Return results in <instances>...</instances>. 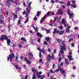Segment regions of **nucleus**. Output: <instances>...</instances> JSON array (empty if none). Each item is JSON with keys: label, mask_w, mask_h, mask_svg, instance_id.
Listing matches in <instances>:
<instances>
[{"label": "nucleus", "mask_w": 79, "mask_h": 79, "mask_svg": "<svg viewBox=\"0 0 79 79\" xmlns=\"http://www.w3.org/2000/svg\"><path fill=\"white\" fill-rule=\"evenodd\" d=\"M27 64H31V61L28 60L27 62Z\"/></svg>", "instance_id": "34"}, {"label": "nucleus", "mask_w": 79, "mask_h": 79, "mask_svg": "<svg viewBox=\"0 0 79 79\" xmlns=\"http://www.w3.org/2000/svg\"><path fill=\"white\" fill-rule=\"evenodd\" d=\"M35 75L37 76V74H35V73H34L32 79H36V77L35 76Z\"/></svg>", "instance_id": "19"}, {"label": "nucleus", "mask_w": 79, "mask_h": 79, "mask_svg": "<svg viewBox=\"0 0 79 79\" xmlns=\"http://www.w3.org/2000/svg\"><path fill=\"white\" fill-rule=\"evenodd\" d=\"M7 1H10V2H13L14 0H7Z\"/></svg>", "instance_id": "49"}, {"label": "nucleus", "mask_w": 79, "mask_h": 79, "mask_svg": "<svg viewBox=\"0 0 79 79\" xmlns=\"http://www.w3.org/2000/svg\"><path fill=\"white\" fill-rule=\"evenodd\" d=\"M14 66L15 67V68L16 69H19V70H21V67H19V66L17 65H14Z\"/></svg>", "instance_id": "11"}, {"label": "nucleus", "mask_w": 79, "mask_h": 79, "mask_svg": "<svg viewBox=\"0 0 79 79\" xmlns=\"http://www.w3.org/2000/svg\"><path fill=\"white\" fill-rule=\"evenodd\" d=\"M44 44H45V45H47L48 44L47 43V42L46 41L44 42Z\"/></svg>", "instance_id": "43"}, {"label": "nucleus", "mask_w": 79, "mask_h": 79, "mask_svg": "<svg viewBox=\"0 0 79 79\" xmlns=\"http://www.w3.org/2000/svg\"><path fill=\"white\" fill-rule=\"evenodd\" d=\"M17 9L18 10H22V9L20 8H19V7L17 8Z\"/></svg>", "instance_id": "64"}, {"label": "nucleus", "mask_w": 79, "mask_h": 79, "mask_svg": "<svg viewBox=\"0 0 79 79\" xmlns=\"http://www.w3.org/2000/svg\"><path fill=\"white\" fill-rule=\"evenodd\" d=\"M51 58L52 60H53L54 59V55L52 54V56H51Z\"/></svg>", "instance_id": "36"}, {"label": "nucleus", "mask_w": 79, "mask_h": 79, "mask_svg": "<svg viewBox=\"0 0 79 79\" xmlns=\"http://www.w3.org/2000/svg\"><path fill=\"white\" fill-rule=\"evenodd\" d=\"M28 75H26V76L24 78L22 77L21 79H27V77H28Z\"/></svg>", "instance_id": "27"}, {"label": "nucleus", "mask_w": 79, "mask_h": 79, "mask_svg": "<svg viewBox=\"0 0 79 79\" xmlns=\"http://www.w3.org/2000/svg\"><path fill=\"white\" fill-rule=\"evenodd\" d=\"M19 58V55H17L16 57V59H15V61L16 62H17V63H19V61L18 60V59Z\"/></svg>", "instance_id": "12"}, {"label": "nucleus", "mask_w": 79, "mask_h": 79, "mask_svg": "<svg viewBox=\"0 0 79 79\" xmlns=\"http://www.w3.org/2000/svg\"><path fill=\"white\" fill-rule=\"evenodd\" d=\"M57 41L58 42L60 43V42H61V40L59 39H57Z\"/></svg>", "instance_id": "50"}, {"label": "nucleus", "mask_w": 79, "mask_h": 79, "mask_svg": "<svg viewBox=\"0 0 79 79\" xmlns=\"http://www.w3.org/2000/svg\"><path fill=\"white\" fill-rule=\"evenodd\" d=\"M29 21V18H27L25 22V23H27Z\"/></svg>", "instance_id": "33"}, {"label": "nucleus", "mask_w": 79, "mask_h": 79, "mask_svg": "<svg viewBox=\"0 0 79 79\" xmlns=\"http://www.w3.org/2000/svg\"><path fill=\"white\" fill-rule=\"evenodd\" d=\"M24 60L26 61V62H27L28 61V60L27 59L26 57H25Z\"/></svg>", "instance_id": "48"}, {"label": "nucleus", "mask_w": 79, "mask_h": 79, "mask_svg": "<svg viewBox=\"0 0 79 79\" xmlns=\"http://www.w3.org/2000/svg\"><path fill=\"white\" fill-rule=\"evenodd\" d=\"M61 57H60L58 60L59 62H61Z\"/></svg>", "instance_id": "45"}, {"label": "nucleus", "mask_w": 79, "mask_h": 79, "mask_svg": "<svg viewBox=\"0 0 79 79\" xmlns=\"http://www.w3.org/2000/svg\"><path fill=\"white\" fill-rule=\"evenodd\" d=\"M59 69H60V71L61 72L62 74H64V73H65V71H64V70L62 69V68H61V67L59 68Z\"/></svg>", "instance_id": "10"}, {"label": "nucleus", "mask_w": 79, "mask_h": 79, "mask_svg": "<svg viewBox=\"0 0 79 79\" xmlns=\"http://www.w3.org/2000/svg\"><path fill=\"white\" fill-rule=\"evenodd\" d=\"M29 56H31L30 57H29V59L30 60H32V58L33 57V56L32 55V53L31 52H30L28 54Z\"/></svg>", "instance_id": "8"}, {"label": "nucleus", "mask_w": 79, "mask_h": 79, "mask_svg": "<svg viewBox=\"0 0 79 79\" xmlns=\"http://www.w3.org/2000/svg\"><path fill=\"white\" fill-rule=\"evenodd\" d=\"M73 40V38H71L69 40V42H71Z\"/></svg>", "instance_id": "39"}, {"label": "nucleus", "mask_w": 79, "mask_h": 79, "mask_svg": "<svg viewBox=\"0 0 79 79\" xmlns=\"http://www.w3.org/2000/svg\"><path fill=\"white\" fill-rule=\"evenodd\" d=\"M36 16L37 15H36L35 16V17L34 19V20H35V21H36V20H37V17H36Z\"/></svg>", "instance_id": "46"}, {"label": "nucleus", "mask_w": 79, "mask_h": 79, "mask_svg": "<svg viewBox=\"0 0 79 79\" xmlns=\"http://www.w3.org/2000/svg\"><path fill=\"white\" fill-rule=\"evenodd\" d=\"M46 31L47 34H48V33H49V32H50V31L48 30H46Z\"/></svg>", "instance_id": "58"}, {"label": "nucleus", "mask_w": 79, "mask_h": 79, "mask_svg": "<svg viewBox=\"0 0 79 79\" xmlns=\"http://www.w3.org/2000/svg\"><path fill=\"white\" fill-rule=\"evenodd\" d=\"M68 57L69 58V61H70L73 60V59L72 58V56L71 55H68Z\"/></svg>", "instance_id": "9"}, {"label": "nucleus", "mask_w": 79, "mask_h": 79, "mask_svg": "<svg viewBox=\"0 0 79 79\" xmlns=\"http://www.w3.org/2000/svg\"><path fill=\"white\" fill-rule=\"evenodd\" d=\"M78 23H79V21L77 20L75 21V24H77Z\"/></svg>", "instance_id": "53"}, {"label": "nucleus", "mask_w": 79, "mask_h": 79, "mask_svg": "<svg viewBox=\"0 0 79 79\" xmlns=\"http://www.w3.org/2000/svg\"><path fill=\"white\" fill-rule=\"evenodd\" d=\"M19 47H22V46L21 45V44H19Z\"/></svg>", "instance_id": "63"}, {"label": "nucleus", "mask_w": 79, "mask_h": 79, "mask_svg": "<svg viewBox=\"0 0 79 79\" xmlns=\"http://www.w3.org/2000/svg\"><path fill=\"white\" fill-rule=\"evenodd\" d=\"M40 11L37 12V15L38 17H39V15H40Z\"/></svg>", "instance_id": "31"}, {"label": "nucleus", "mask_w": 79, "mask_h": 79, "mask_svg": "<svg viewBox=\"0 0 79 79\" xmlns=\"http://www.w3.org/2000/svg\"><path fill=\"white\" fill-rule=\"evenodd\" d=\"M6 4L7 6H9L10 5V2L9 1H7L6 2Z\"/></svg>", "instance_id": "17"}, {"label": "nucleus", "mask_w": 79, "mask_h": 79, "mask_svg": "<svg viewBox=\"0 0 79 79\" xmlns=\"http://www.w3.org/2000/svg\"><path fill=\"white\" fill-rule=\"evenodd\" d=\"M59 14L60 15H62V14H63V11H62V10H59Z\"/></svg>", "instance_id": "28"}, {"label": "nucleus", "mask_w": 79, "mask_h": 79, "mask_svg": "<svg viewBox=\"0 0 79 79\" xmlns=\"http://www.w3.org/2000/svg\"><path fill=\"white\" fill-rule=\"evenodd\" d=\"M66 32L67 33H69V29H68V28H67Z\"/></svg>", "instance_id": "37"}, {"label": "nucleus", "mask_w": 79, "mask_h": 79, "mask_svg": "<svg viewBox=\"0 0 79 79\" xmlns=\"http://www.w3.org/2000/svg\"><path fill=\"white\" fill-rule=\"evenodd\" d=\"M39 56H40V57H41L42 56V54H41V52H40Z\"/></svg>", "instance_id": "56"}, {"label": "nucleus", "mask_w": 79, "mask_h": 79, "mask_svg": "<svg viewBox=\"0 0 79 79\" xmlns=\"http://www.w3.org/2000/svg\"><path fill=\"white\" fill-rule=\"evenodd\" d=\"M65 63L67 65H68L69 64V62L68 61V59H65Z\"/></svg>", "instance_id": "15"}, {"label": "nucleus", "mask_w": 79, "mask_h": 79, "mask_svg": "<svg viewBox=\"0 0 79 79\" xmlns=\"http://www.w3.org/2000/svg\"><path fill=\"white\" fill-rule=\"evenodd\" d=\"M12 15L14 16V18L16 19L18 18V16L17 15H15L14 13H12Z\"/></svg>", "instance_id": "21"}, {"label": "nucleus", "mask_w": 79, "mask_h": 79, "mask_svg": "<svg viewBox=\"0 0 79 79\" xmlns=\"http://www.w3.org/2000/svg\"><path fill=\"white\" fill-rule=\"evenodd\" d=\"M26 10L27 11V13L29 14V12L30 11V10H29V9H28V7H27L26 8Z\"/></svg>", "instance_id": "26"}, {"label": "nucleus", "mask_w": 79, "mask_h": 79, "mask_svg": "<svg viewBox=\"0 0 79 79\" xmlns=\"http://www.w3.org/2000/svg\"><path fill=\"white\" fill-rule=\"evenodd\" d=\"M54 31L53 32V34H55V33H56L58 32V31L56 30V28L54 29Z\"/></svg>", "instance_id": "29"}, {"label": "nucleus", "mask_w": 79, "mask_h": 79, "mask_svg": "<svg viewBox=\"0 0 79 79\" xmlns=\"http://www.w3.org/2000/svg\"><path fill=\"white\" fill-rule=\"evenodd\" d=\"M38 42L40 43V38H39L38 40Z\"/></svg>", "instance_id": "57"}, {"label": "nucleus", "mask_w": 79, "mask_h": 79, "mask_svg": "<svg viewBox=\"0 0 79 79\" xmlns=\"http://www.w3.org/2000/svg\"><path fill=\"white\" fill-rule=\"evenodd\" d=\"M65 23V20L63 19H62L61 22V23L64 24Z\"/></svg>", "instance_id": "25"}, {"label": "nucleus", "mask_w": 79, "mask_h": 79, "mask_svg": "<svg viewBox=\"0 0 79 79\" xmlns=\"http://www.w3.org/2000/svg\"><path fill=\"white\" fill-rule=\"evenodd\" d=\"M58 68L56 70L54 71V72L55 73H58V72H59V71H60V69H59V68H61V67H60V65H58Z\"/></svg>", "instance_id": "16"}, {"label": "nucleus", "mask_w": 79, "mask_h": 79, "mask_svg": "<svg viewBox=\"0 0 79 79\" xmlns=\"http://www.w3.org/2000/svg\"><path fill=\"white\" fill-rule=\"evenodd\" d=\"M67 26L68 27V28L69 29H70L71 28V27L69 26H68V25H67Z\"/></svg>", "instance_id": "60"}, {"label": "nucleus", "mask_w": 79, "mask_h": 79, "mask_svg": "<svg viewBox=\"0 0 79 79\" xmlns=\"http://www.w3.org/2000/svg\"><path fill=\"white\" fill-rule=\"evenodd\" d=\"M32 72L34 73V74H36L37 76V77H40V75H39V73H38L37 71V69H34L32 68Z\"/></svg>", "instance_id": "5"}, {"label": "nucleus", "mask_w": 79, "mask_h": 79, "mask_svg": "<svg viewBox=\"0 0 79 79\" xmlns=\"http://www.w3.org/2000/svg\"><path fill=\"white\" fill-rule=\"evenodd\" d=\"M15 54H14L13 53H12L11 55H10L7 57V61H8L9 60H10V61L11 62V60H13V58H15Z\"/></svg>", "instance_id": "3"}, {"label": "nucleus", "mask_w": 79, "mask_h": 79, "mask_svg": "<svg viewBox=\"0 0 79 79\" xmlns=\"http://www.w3.org/2000/svg\"><path fill=\"white\" fill-rule=\"evenodd\" d=\"M50 73H55V72L54 71H53L52 70V69H51V70H50Z\"/></svg>", "instance_id": "40"}, {"label": "nucleus", "mask_w": 79, "mask_h": 79, "mask_svg": "<svg viewBox=\"0 0 79 79\" xmlns=\"http://www.w3.org/2000/svg\"><path fill=\"white\" fill-rule=\"evenodd\" d=\"M46 40L48 42H50V39L49 37L46 38Z\"/></svg>", "instance_id": "14"}, {"label": "nucleus", "mask_w": 79, "mask_h": 79, "mask_svg": "<svg viewBox=\"0 0 79 79\" xmlns=\"http://www.w3.org/2000/svg\"><path fill=\"white\" fill-rule=\"evenodd\" d=\"M28 14L27 13H26V18H27V16H28Z\"/></svg>", "instance_id": "62"}, {"label": "nucleus", "mask_w": 79, "mask_h": 79, "mask_svg": "<svg viewBox=\"0 0 79 79\" xmlns=\"http://www.w3.org/2000/svg\"><path fill=\"white\" fill-rule=\"evenodd\" d=\"M71 6L73 7L74 8H76L77 7V6L76 5L74 4H70Z\"/></svg>", "instance_id": "24"}, {"label": "nucleus", "mask_w": 79, "mask_h": 79, "mask_svg": "<svg viewBox=\"0 0 79 79\" xmlns=\"http://www.w3.org/2000/svg\"><path fill=\"white\" fill-rule=\"evenodd\" d=\"M37 36H39V37H41L42 36V35L40 33L38 32L37 33Z\"/></svg>", "instance_id": "20"}, {"label": "nucleus", "mask_w": 79, "mask_h": 79, "mask_svg": "<svg viewBox=\"0 0 79 79\" xmlns=\"http://www.w3.org/2000/svg\"><path fill=\"white\" fill-rule=\"evenodd\" d=\"M64 33V31H62L60 33V35H62V34H63Z\"/></svg>", "instance_id": "42"}, {"label": "nucleus", "mask_w": 79, "mask_h": 79, "mask_svg": "<svg viewBox=\"0 0 79 79\" xmlns=\"http://www.w3.org/2000/svg\"><path fill=\"white\" fill-rule=\"evenodd\" d=\"M54 23L49 24L50 26H56V24H55V22Z\"/></svg>", "instance_id": "22"}, {"label": "nucleus", "mask_w": 79, "mask_h": 79, "mask_svg": "<svg viewBox=\"0 0 79 79\" xmlns=\"http://www.w3.org/2000/svg\"><path fill=\"white\" fill-rule=\"evenodd\" d=\"M59 28L60 29H63V27L62 26H60Z\"/></svg>", "instance_id": "55"}, {"label": "nucleus", "mask_w": 79, "mask_h": 79, "mask_svg": "<svg viewBox=\"0 0 79 79\" xmlns=\"http://www.w3.org/2000/svg\"><path fill=\"white\" fill-rule=\"evenodd\" d=\"M71 2H72L73 4H76V1L74 0H72L71 1Z\"/></svg>", "instance_id": "32"}, {"label": "nucleus", "mask_w": 79, "mask_h": 79, "mask_svg": "<svg viewBox=\"0 0 79 79\" xmlns=\"http://www.w3.org/2000/svg\"><path fill=\"white\" fill-rule=\"evenodd\" d=\"M20 22H21V20H20V19H19L18 21V25H19V24H21V23H20Z\"/></svg>", "instance_id": "35"}, {"label": "nucleus", "mask_w": 79, "mask_h": 79, "mask_svg": "<svg viewBox=\"0 0 79 79\" xmlns=\"http://www.w3.org/2000/svg\"><path fill=\"white\" fill-rule=\"evenodd\" d=\"M37 50H39V51H40H40H41V52H42V50H40V48H38L37 49Z\"/></svg>", "instance_id": "54"}, {"label": "nucleus", "mask_w": 79, "mask_h": 79, "mask_svg": "<svg viewBox=\"0 0 79 79\" xmlns=\"http://www.w3.org/2000/svg\"><path fill=\"white\" fill-rule=\"evenodd\" d=\"M1 18H2V19H0V23L3 24V16L2 15L1 16Z\"/></svg>", "instance_id": "7"}, {"label": "nucleus", "mask_w": 79, "mask_h": 79, "mask_svg": "<svg viewBox=\"0 0 79 79\" xmlns=\"http://www.w3.org/2000/svg\"><path fill=\"white\" fill-rule=\"evenodd\" d=\"M71 4V3H70V2H68L67 3V6H69V5H70V4Z\"/></svg>", "instance_id": "47"}, {"label": "nucleus", "mask_w": 79, "mask_h": 79, "mask_svg": "<svg viewBox=\"0 0 79 79\" xmlns=\"http://www.w3.org/2000/svg\"><path fill=\"white\" fill-rule=\"evenodd\" d=\"M51 58V56L50 55H48L47 56V59H48V61H50V58Z\"/></svg>", "instance_id": "13"}, {"label": "nucleus", "mask_w": 79, "mask_h": 79, "mask_svg": "<svg viewBox=\"0 0 79 79\" xmlns=\"http://www.w3.org/2000/svg\"><path fill=\"white\" fill-rule=\"evenodd\" d=\"M55 68V64H53V66H52V68L53 69V68Z\"/></svg>", "instance_id": "52"}, {"label": "nucleus", "mask_w": 79, "mask_h": 79, "mask_svg": "<svg viewBox=\"0 0 79 79\" xmlns=\"http://www.w3.org/2000/svg\"><path fill=\"white\" fill-rule=\"evenodd\" d=\"M56 19H57V17H55L54 18V20L53 21L54 23H55V22L56 21Z\"/></svg>", "instance_id": "38"}, {"label": "nucleus", "mask_w": 79, "mask_h": 79, "mask_svg": "<svg viewBox=\"0 0 79 79\" xmlns=\"http://www.w3.org/2000/svg\"><path fill=\"white\" fill-rule=\"evenodd\" d=\"M74 30H77L78 29H79V28L77 27H75L74 28Z\"/></svg>", "instance_id": "41"}, {"label": "nucleus", "mask_w": 79, "mask_h": 79, "mask_svg": "<svg viewBox=\"0 0 79 79\" xmlns=\"http://www.w3.org/2000/svg\"><path fill=\"white\" fill-rule=\"evenodd\" d=\"M42 31H45V28H44V27H42Z\"/></svg>", "instance_id": "59"}, {"label": "nucleus", "mask_w": 79, "mask_h": 79, "mask_svg": "<svg viewBox=\"0 0 79 79\" xmlns=\"http://www.w3.org/2000/svg\"><path fill=\"white\" fill-rule=\"evenodd\" d=\"M67 12L68 14V15L69 16V19H73V18L74 17V15L72 13H70V10H68L67 11Z\"/></svg>", "instance_id": "4"}, {"label": "nucleus", "mask_w": 79, "mask_h": 79, "mask_svg": "<svg viewBox=\"0 0 79 79\" xmlns=\"http://www.w3.org/2000/svg\"><path fill=\"white\" fill-rule=\"evenodd\" d=\"M31 3H32V2H31L29 3L28 7L29 9H31Z\"/></svg>", "instance_id": "30"}, {"label": "nucleus", "mask_w": 79, "mask_h": 79, "mask_svg": "<svg viewBox=\"0 0 79 79\" xmlns=\"http://www.w3.org/2000/svg\"><path fill=\"white\" fill-rule=\"evenodd\" d=\"M62 43L63 44V45H62V44H61L60 46V47H61V48L60 52L61 54L64 53V51H66V48H65V44H64L65 41H63Z\"/></svg>", "instance_id": "1"}, {"label": "nucleus", "mask_w": 79, "mask_h": 79, "mask_svg": "<svg viewBox=\"0 0 79 79\" xmlns=\"http://www.w3.org/2000/svg\"><path fill=\"white\" fill-rule=\"evenodd\" d=\"M1 40L7 39V45H10V42H11V41L10 40L8 39V37H6V35H3L2 36H1Z\"/></svg>", "instance_id": "2"}, {"label": "nucleus", "mask_w": 79, "mask_h": 79, "mask_svg": "<svg viewBox=\"0 0 79 79\" xmlns=\"http://www.w3.org/2000/svg\"><path fill=\"white\" fill-rule=\"evenodd\" d=\"M47 15H45L40 20V23L41 24H42L43 23V21H44L45 19H47Z\"/></svg>", "instance_id": "6"}, {"label": "nucleus", "mask_w": 79, "mask_h": 79, "mask_svg": "<svg viewBox=\"0 0 79 79\" xmlns=\"http://www.w3.org/2000/svg\"><path fill=\"white\" fill-rule=\"evenodd\" d=\"M71 46L72 47H74V43H72L71 44Z\"/></svg>", "instance_id": "61"}, {"label": "nucleus", "mask_w": 79, "mask_h": 79, "mask_svg": "<svg viewBox=\"0 0 79 79\" xmlns=\"http://www.w3.org/2000/svg\"><path fill=\"white\" fill-rule=\"evenodd\" d=\"M50 11L48 12L47 14L46 15V17H47V16H48V15H50Z\"/></svg>", "instance_id": "51"}, {"label": "nucleus", "mask_w": 79, "mask_h": 79, "mask_svg": "<svg viewBox=\"0 0 79 79\" xmlns=\"http://www.w3.org/2000/svg\"><path fill=\"white\" fill-rule=\"evenodd\" d=\"M40 76V77H37L38 78H44V77H45V75H42V76H41V75L39 74Z\"/></svg>", "instance_id": "18"}, {"label": "nucleus", "mask_w": 79, "mask_h": 79, "mask_svg": "<svg viewBox=\"0 0 79 79\" xmlns=\"http://www.w3.org/2000/svg\"><path fill=\"white\" fill-rule=\"evenodd\" d=\"M55 2V1H54V0H51V3L53 4Z\"/></svg>", "instance_id": "44"}, {"label": "nucleus", "mask_w": 79, "mask_h": 79, "mask_svg": "<svg viewBox=\"0 0 79 79\" xmlns=\"http://www.w3.org/2000/svg\"><path fill=\"white\" fill-rule=\"evenodd\" d=\"M21 40H23V41H25V42H26V40L24 37H22L21 39Z\"/></svg>", "instance_id": "23"}]
</instances>
